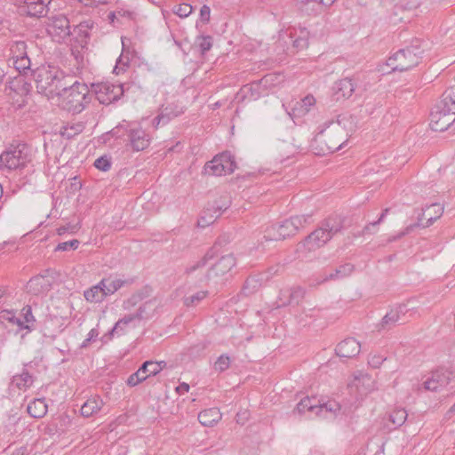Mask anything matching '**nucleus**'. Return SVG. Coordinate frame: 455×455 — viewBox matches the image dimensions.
<instances>
[{"mask_svg":"<svg viewBox=\"0 0 455 455\" xmlns=\"http://www.w3.org/2000/svg\"><path fill=\"white\" fill-rule=\"evenodd\" d=\"M347 116H339L337 122L327 121L318 126V132L315 134V140L318 143H323L321 148L323 155L333 153L344 148L347 142Z\"/></svg>","mask_w":455,"mask_h":455,"instance_id":"obj_1","label":"nucleus"},{"mask_svg":"<svg viewBox=\"0 0 455 455\" xmlns=\"http://www.w3.org/2000/svg\"><path fill=\"white\" fill-rule=\"evenodd\" d=\"M37 92L48 99L60 95L62 91L67 89L68 79L70 76H64V73L55 67H40L33 73Z\"/></svg>","mask_w":455,"mask_h":455,"instance_id":"obj_2","label":"nucleus"},{"mask_svg":"<svg viewBox=\"0 0 455 455\" xmlns=\"http://www.w3.org/2000/svg\"><path fill=\"white\" fill-rule=\"evenodd\" d=\"M455 122V85L448 88L430 113V127L446 131Z\"/></svg>","mask_w":455,"mask_h":455,"instance_id":"obj_3","label":"nucleus"},{"mask_svg":"<svg viewBox=\"0 0 455 455\" xmlns=\"http://www.w3.org/2000/svg\"><path fill=\"white\" fill-rule=\"evenodd\" d=\"M33 160L32 148L25 143L11 144L0 155V168L9 172H20L27 170Z\"/></svg>","mask_w":455,"mask_h":455,"instance_id":"obj_4","label":"nucleus"},{"mask_svg":"<svg viewBox=\"0 0 455 455\" xmlns=\"http://www.w3.org/2000/svg\"><path fill=\"white\" fill-rule=\"evenodd\" d=\"M342 228L343 220L339 216H330L300 243V246L309 251H315L326 244Z\"/></svg>","mask_w":455,"mask_h":455,"instance_id":"obj_5","label":"nucleus"},{"mask_svg":"<svg viewBox=\"0 0 455 455\" xmlns=\"http://www.w3.org/2000/svg\"><path fill=\"white\" fill-rule=\"evenodd\" d=\"M63 108L73 114L81 113L90 103L92 94L89 92L85 84L77 81L69 84L67 82V89L63 90L61 94Z\"/></svg>","mask_w":455,"mask_h":455,"instance_id":"obj_6","label":"nucleus"},{"mask_svg":"<svg viewBox=\"0 0 455 455\" xmlns=\"http://www.w3.org/2000/svg\"><path fill=\"white\" fill-rule=\"evenodd\" d=\"M422 53L423 50H421L419 45L412 44L404 49H401L389 57L384 65L387 68H389L390 70L386 69L383 67L381 68V71L384 73L407 71L419 63L422 58Z\"/></svg>","mask_w":455,"mask_h":455,"instance_id":"obj_7","label":"nucleus"},{"mask_svg":"<svg viewBox=\"0 0 455 455\" xmlns=\"http://www.w3.org/2000/svg\"><path fill=\"white\" fill-rule=\"evenodd\" d=\"M340 409L341 406L339 403L334 400L322 402L316 396H307L300 400L295 411L299 414L307 413L309 418H311L312 415H315L327 419L336 417Z\"/></svg>","mask_w":455,"mask_h":455,"instance_id":"obj_8","label":"nucleus"},{"mask_svg":"<svg viewBox=\"0 0 455 455\" xmlns=\"http://www.w3.org/2000/svg\"><path fill=\"white\" fill-rule=\"evenodd\" d=\"M236 169L234 156L228 152H222L205 164L204 171L205 174L221 176L231 174Z\"/></svg>","mask_w":455,"mask_h":455,"instance_id":"obj_9","label":"nucleus"},{"mask_svg":"<svg viewBox=\"0 0 455 455\" xmlns=\"http://www.w3.org/2000/svg\"><path fill=\"white\" fill-rule=\"evenodd\" d=\"M122 130L127 133L130 145L134 151H142L150 145L151 137L141 127L120 124L112 130V133L114 135H119Z\"/></svg>","mask_w":455,"mask_h":455,"instance_id":"obj_10","label":"nucleus"},{"mask_svg":"<svg viewBox=\"0 0 455 455\" xmlns=\"http://www.w3.org/2000/svg\"><path fill=\"white\" fill-rule=\"evenodd\" d=\"M443 213V206L438 203H434L429 205H427L422 209V212L418 216V222L414 225L408 226L403 232H401L397 238H401L402 236L408 235L411 231L413 230L415 227H423L428 228L433 223L439 219ZM396 237H394L395 240Z\"/></svg>","mask_w":455,"mask_h":455,"instance_id":"obj_11","label":"nucleus"},{"mask_svg":"<svg viewBox=\"0 0 455 455\" xmlns=\"http://www.w3.org/2000/svg\"><path fill=\"white\" fill-rule=\"evenodd\" d=\"M230 199L228 196H220L212 204H208L201 212L197 224L201 228H205L212 224L229 206Z\"/></svg>","mask_w":455,"mask_h":455,"instance_id":"obj_12","label":"nucleus"},{"mask_svg":"<svg viewBox=\"0 0 455 455\" xmlns=\"http://www.w3.org/2000/svg\"><path fill=\"white\" fill-rule=\"evenodd\" d=\"M92 92L100 104L108 105L124 94V84L99 83L92 84Z\"/></svg>","mask_w":455,"mask_h":455,"instance_id":"obj_13","label":"nucleus"},{"mask_svg":"<svg viewBox=\"0 0 455 455\" xmlns=\"http://www.w3.org/2000/svg\"><path fill=\"white\" fill-rule=\"evenodd\" d=\"M70 23L64 14L52 16L47 24V32L53 41L64 42L71 35Z\"/></svg>","mask_w":455,"mask_h":455,"instance_id":"obj_14","label":"nucleus"},{"mask_svg":"<svg viewBox=\"0 0 455 455\" xmlns=\"http://www.w3.org/2000/svg\"><path fill=\"white\" fill-rule=\"evenodd\" d=\"M147 318H148V315L147 314L146 304H143L139 307L135 313L126 315L119 319L108 334L110 336H114L115 334L122 335L124 333L127 326L132 325L136 327L142 320Z\"/></svg>","mask_w":455,"mask_h":455,"instance_id":"obj_15","label":"nucleus"},{"mask_svg":"<svg viewBox=\"0 0 455 455\" xmlns=\"http://www.w3.org/2000/svg\"><path fill=\"white\" fill-rule=\"evenodd\" d=\"M273 75L265 76L261 80L243 85L236 94V98L244 100H257L262 94V86L272 82Z\"/></svg>","mask_w":455,"mask_h":455,"instance_id":"obj_16","label":"nucleus"},{"mask_svg":"<svg viewBox=\"0 0 455 455\" xmlns=\"http://www.w3.org/2000/svg\"><path fill=\"white\" fill-rule=\"evenodd\" d=\"M25 49L26 44L23 41L16 42L11 47L12 64L20 72L29 69L31 64Z\"/></svg>","mask_w":455,"mask_h":455,"instance_id":"obj_17","label":"nucleus"},{"mask_svg":"<svg viewBox=\"0 0 455 455\" xmlns=\"http://www.w3.org/2000/svg\"><path fill=\"white\" fill-rule=\"evenodd\" d=\"M294 234L295 228H293L292 223L291 224L289 219H287L268 228L266 230L264 238L266 240H282Z\"/></svg>","mask_w":455,"mask_h":455,"instance_id":"obj_18","label":"nucleus"},{"mask_svg":"<svg viewBox=\"0 0 455 455\" xmlns=\"http://www.w3.org/2000/svg\"><path fill=\"white\" fill-rule=\"evenodd\" d=\"M235 264L236 260L233 254L224 255L210 268L206 276L208 279L224 276L233 269Z\"/></svg>","mask_w":455,"mask_h":455,"instance_id":"obj_19","label":"nucleus"},{"mask_svg":"<svg viewBox=\"0 0 455 455\" xmlns=\"http://www.w3.org/2000/svg\"><path fill=\"white\" fill-rule=\"evenodd\" d=\"M450 383V374L444 371H433L431 376L423 383L424 388L437 392Z\"/></svg>","mask_w":455,"mask_h":455,"instance_id":"obj_20","label":"nucleus"},{"mask_svg":"<svg viewBox=\"0 0 455 455\" xmlns=\"http://www.w3.org/2000/svg\"><path fill=\"white\" fill-rule=\"evenodd\" d=\"M361 345L354 338H348L338 344L335 352L341 358H353L360 353Z\"/></svg>","mask_w":455,"mask_h":455,"instance_id":"obj_21","label":"nucleus"},{"mask_svg":"<svg viewBox=\"0 0 455 455\" xmlns=\"http://www.w3.org/2000/svg\"><path fill=\"white\" fill-rule=\"evenodd\" d=\"M52 0H25V12L31 17H44L49 11V4Z\"/></svg>","mask_w":455,"mask_h":455,"instance_id":"obj_22","label":"nucleus"},{"mask_svg":"<svg viewBox=\"0 0 455 455\" xmlns=\"http://www.w3.org/2000/svg\"><path fill=\"white\" fill-rule=\"evenodd\" d=\"M52 288L51 280L44 275L32 277L27 284V290L34 295L43 294Z\"/></svg>","mask_w":455,"mask_h":455,"instance_id":"obj_23","label":"nucleus"},{"mask_svg":"<svg viewBox=\"0 0 455 455\" xmlns=\"http://www.w3.org/2000/svg\"><path fill=\"white\" fill-rule=\"evenodd\" d=\"M21 317H15L14 315L9 318V320L16 323L20 330H32V326L36 322V318L32 314V308L29 305H26L21 309Z\"/></svg>","mask_w":455,"mask_h":455,"instance_id":"obj_24","label":"nucleus"},{"mask_svg":"<svg viewBox=\"0 0 455 455\" xmlns=\"http://www.w3.org/2000/svg\"><path fill=\"white\" fill-rule=\"evenodd\" d=\"M107 278H103L100 283L92 287L87 289L84 292V299L89 302L98 303L101 302L106 297L107 294L105 292V283H107Z\"/></svg>","mask_w":455,"mask_h":455,"instance_id":"obj_25","label":"nucleus"},{"mask_svg":"<svg viewBox=\"0 0 455 455\" xmlns=\"http://www.w3.org/2000/svg\"><path fill=\"white\" fill-rule=\"evenodd\" d=\"M355 84L351 78H344L340 79L333 87L334 94L336 95L337 100L339 99H347L349 98L353 92H355Z\"/></svg>","mask_w":455,"mask_h":455,"instance_id":"obj_26","label":"nucleus"},{"mask_svg":"<svg viewBox=\"0 0 455 455\" xmlns=\"http://www.w3.org/2000/svg\"><path fill=\"white\" fill-rule=\"evenodd\" d=\"M316 100L315 97L311 94L305 96L300 101H297L291 108V113L290 114L293 117H301L307 114L311 108L315 104Z\"/></svg>","mask_w":455,"mask_h":455,"instance_id":"obj_27","label":"nucleus"},{"mask_svg":"<svg viewBox=\"0 0 455 455\" xmlns=\"http://www.w3.org/2000/svg\"><path fill=\"white\" fill-rule=\"evenodd\" d=\"M104 405L103 400L100 396H92L89 398L81 407V414L89 418L98 413Z\"/></svg>","mask_w":455,"mask_h":455,"instance_id":"obj_28","label":"nucleus"},{"mask_svg":"<svg viewBox=\"0 0 455 455\" xmlns=\"http://www.w3.org/2000/svg\"><path fill=\"white\" fill-rule=\"evenodd\" d=\"M221 419V413L217 408H210L204 411H202L198 414L199 422L205 427L213 426L215 423L219 422Z\"/></svg>","mask_w":455,"mask_h":455,"instance_id":"obj_29","label":"nucleus"},{"mask_svg":"<svg viewBox=\"0 0 455 455\" xmlns=\"http://www.w3.org/2000/svg\"><path fill=\"white\" fill-rule=\"evenodd\" d=\"M406 306H399L397 309L391 310L390 312L387 313L380 323L381 329H390L392 326H394L397 322L400 320V314H404L406 311Z\"/></svg>","mask_w":455,"mask_h":455,"instance_id":"obj_30","label":"nucleus"},{"mask_svg":"<svg viewBox=\"0 0 455 455\" xmlns=\"http://www.w3.org/2000/svg\"><path fill=\"white\" fill-rule=\"evenodd\" d=\"M354 271V266L350 263H345L337 267L333 272L330 274H324L322 282L329 280H340L352 274Z\"/></svg>","mask_w":455,"mask_h":455,"instance_id":"obj_31","label":"nucleus"},{"mask_svg":"<svg viewBox=\"0 0 455 455\" xmlns=\"http://www.w3.org/2000/svg\"><path fill=\"white\" fill-rule=\"evenodd\" d=\"M162 363L165 364L164 362L146 361L139 368L138 371L145 380L148 377L155 376L159 373L162 370Z\"/></svg>","mask_w":455,"mask_h":455,"instance_id":"obj_32","label":"nucleus"},{"mask_svg":"<svg viewBox=\"0 0 455 455\" xmlns=\"http://www.w3.org/2000/svg\"><path fill=\"white\" fill-rule=\"evenodd\" d=\"M28 412L36 419L44 417L47 413V404L44 399H35L28 405Z\"/></svg>","mask_w":455,"mask_h":455,"instance_id":"obj_33","label":"nucleus"},{"mask_svg":"<svg viewBox=\"0 0 455 455\" xmlns=\"http://www.w3.org/2000/svg\"><path fill=\"white\" fill-rule=\"evenodd\" d=\"M34 382L32 375L28 373L27 370H23L19 375H15L12 378V384L15 385L19 389H27L32 386Z\"/></svg>","mask_w":455,"mask_h":455,"instance_id":"obj_34","label":"nucleus"},{"mask_svg":"<svg viewBox=\"0 0 455 455\" xmlns=\"http://www.w3.org/2000/svg\"><path fill=\"white\" fill-rule=\"evenodd\" d=\"M107 280H108V282L105 283V287H104V289L106 290L105 292H106L107 296L114 294L124 285L131 284L133 282L132 279L123 280V279H118V278H116V279L108 278Z\"/></svg>","mask_w":455,"mask_h":455,"instance_id":"obj_35","label":"nucleus"},{"mask_svg":"<svg viewBox=\"0 0 455 455\" xmlns=\"http://www.w3.org/2000/svg\"><path fill=\"white\" fill-rule=\"evenodd\" d=\"M407 417L408 413L403 408H396L389 414L388 419L394 428H397L404 424Z\"/></svg>","mask_w":455,"mask_h":455,"instance_id":"obj_36","label":"nucleus"},{"mask_svg":"<svg viewBox=\"0 0 455 455\" xmlns=\"http://www.w3.org/2000/svg\"><path fill=\"white\" fill-rule=\"evenodd\" d=\"M160 111L162 112L163 115H164V117L168 123L172 118L177 117L184 113L183 107H180L175 103H172L166 106L165 108H162Z\"/></svg>","mask_w":455,"mask_h":455,"instance_id":"obj_37","label":"nucleus"},{"mask_svg":"<svg viewBox=\"0 0 455 455\" xmlns=\"http://www.w3.org/2000/svg\"><path fill=\"white\" fill-rule=\"evenodd\" d=\"M84 129V125L83 123H76L73 124H68L61 128L60 134L62 137L67 139H71L76 135L81 133Z\"/></svg>","mask_w":455,"mask_h":455,"instance_id":"obj_38","label":"nucleus"},{"mask_svg":"<svg viewBox=\"0 0 455 455\" xmlns=\"http://www.w3.org/2000/svg\"><path fill=\"white\" fill-rule=\"evenodd\" d=\"M207 295H208L207 291H199L194 294L184 297L183 304L188 307H196L202 300H204L207 297Z\"/></svg>","mask_w":455,"mask_h":455,"instance_id":"obj_39","label":"nucleus"},{"mask_svg":"<svg viewBox=\"0 0 455 455\" xmlns=\"http://www.w3.org/2000/svg\"><path fill=\"white\" fill-rule=\"evenodd\" d=\"M122 44H123V52H122L121 55L119 56V58L117 59L116 66L114 68V72L117 75L120 72L124 71L130 63V58L128 56V52H125L124 38H122Z\"/></svg>","mask_w":455,"mask_h":455,"instance_id":"obj_40","label":"nucleus"},{"mask_svg":"<svg viewBox=\"0 0 455 455\" xmlns=\"http://www.w3.org/2000/svg\"><path fill=\"white\" fill-rule=\"evenodd\" d=\"M291 224L292 223L293 228H295V233L301 228H303L306 224H308L312 220L311 214H303V215H296L291 216L289 219Z\"/></svg>","mask_w":455,"mask_h":455,"instance_id":"obj_41","label":"nucleus"},{"mask_svg":"<svg viewBox=\"0 0 455 455\" xmlns=\"http://www.w3.org/2000/svg\"><path fill=\"white\" fill-rule=\"evenodd\" d=\"M212 41L211 36H200L196 37V44L203 55L212 48Z\"/></svg>","mask_w":455,"mask_h":455,"instance_id":"obj_42","label":"nucleus"},{"mask_svg":"<svg viewBox=\"0 0 455 455\" xmlns=\"http://www.w3.org/2000/svg\"><path fill=\"white\" fill-rule=\"evenodd\" d=\"M230 357L223 354L220 355L214 363V370L219 372H223L228 370L230 366Z\"/></svg>","mask_w":455,"mask_h":455,"instance_id":"obj_43","label":"nucleus"},{"mask_svg":"<svg viewBox=\"0 0 455 455\" xmlns=\"http://www.w3.org/2000/svg\"><path fill=\"white\" fill-rule=\"evenodd\" d=\"M213 250H209L201 259H199L195 264L191 265L189 267L187 268V273H192L196 269L204 267L208 260L213 258Z\"/></svg>","mask_w":455,"mask_h":455,"instance_id":"obj_44","label":"nucleus"},{"mask_svg":"<svg viewBox=\"0 0 455 455\" xmlns=\"http://www.w3.org/2000/svg\"><path fill=\"white\" fill-rule=\"evenodd\" d=\"M290 298H291V305H299L305 296V290L301 287L290 288Z\"/></svg>","mask_w":455,"mask_h":455,"instance_id":"obj_45","label":"nucleus"},{"mask_svg":"<svg viewBox=\"0 0 455 455\" xmlns=\"http://www.w3.org/2000/svg\"><path fill=\"white\" fill-rule=\"evenodd\" d=\"M79 244H80V242L77 239H73L70 241L60 243L56 246L55 251H68V250H76Z\"/></svg>","mask_w":455,"mask_h":455,"instance_id":"obj_46","label":"nucleus"},{"mask_svg":"<svg viewBox=\"0 0 455 455\" xmlns=\"http://www.w3.org/2000/svg\"><path fill=\"white\" fill-rule=\"evenodd\" d=\"M94 166L103 172H107L111 167L110 159L107 156L97 158L94 162Z\"/></svg>","mask_w":455,"mask_h":455,"instance_id":"obj_47","label":"nucleus"},{"mask_svg":"<svg viewBox=\"0 0 455 455\" xmlns=\"http://www.w3.org/2000/svg\"><path fill=\"white\" fill-rule=\"evenodd\" d=\"M192 6L188 4H181L175 7L173 12L180 18H186L192 12Z\"/></svg>","mask_w":455,"mask_h":455,"instance_id":"obj_48","label":"nucleus"},{"mask_svg":"<svg viewBox=\"0 0 455 455\" xmlns=\"http://www.w3.org/2000/svg\"><path fill=\"white\" fill-rule=\"evenodd\" d=\"M290 288L283 289L280 291L278 296V307H285L291 305V298L289 296Z\"/></svg>","mask_w":455,"mask_h":455,"instance_id":"obj_49","label":"nucleus"},{"mask_svg":"<svg viewBox=\"0 0 455 455\" xmlns=\"http://www.w3.org/2000/svg\"><path fill=\"white\" fill-rule=\"evenodd\" d=\"M99 334H100L99 330L97 328H92L89 331L87 338L80 345V348H87L92 341L96 340Z\"/></svg>","mask_w":455,"mask_h":455,"instance_id":"obj_50","label":"nucleus"},{"mask_svg":"<svg viewBox=\"0 0 455 455\" xmlns=\"http://www.w3.org/2000/svg\"><path fill=\"white\" fill-rule=\"evenodd\" d=\"M389 209H385L382 213L380 214L379 218L378 219V220L376 221H372L371 223H369L368 225H366L363 230V233H371V228H376L379 223H381L385 217L387 216V212H388Z\"/></svg>","mask_w":455,"mask_h":455,"instance_id":"obj_51","label":"nucleus"},{"mask_svg":"<svg viewBox=\"0 0 455 455\" xmlns=\"http://www.w3.org/2000/svg\"><path fill=\"white\" fill-rule=\"evenodd\" d=\"M143 380H144V379L140 376V374L137 371L136 372H134L129 376L126 383L130 387H135L138 384H140V382H142Z\"/></svg>","mask_w":455,"mask_h":455,"instance_id":"obj_52","label":"nucleus"},{"mask_svg":"<svg viewBox=\"0 0 455 455\" xmlns=\"http://www.w3.org/2000/svg\"><path fill=\"white\" fill-rule=\"evenodd\" d=\"M167 124L168 122L161 111L152 121V125L156 129H157L160 125H165Z\"/></svg>","mask_w":455,"mask_h":455,"instance_id":"obj_53","label":"nucleus"},{"mask_svg":"<svg viewBox=\"0 0 455 455\" xmlns=\"http://www.w3.org/2000/svg\"><path fill=\"white\" fill-rule=\"evenodd\" d=\"M307 44H308V42L303 37V38H300L299 36H298L294 41H293V46L297 49H304V48H307Z\"/></svg>","mask_w":455,"mask_h":455,"instance_id":"obj_54","label":"nucleus"},{"mask_svg":"<svg viewBox=\"0 0 455 455\" xmlns=\"http://www.w3.org/2000/svg\"><path fill=\"white\" fill-rule=\"evenodd\" d=\"M140 299V297L139 295H133L124 302V307L128 309L130 307L134 306Z\"/></svg>","mask_w":455,"mask_h":455,"instance_id":"obj_55","label":"nucleus"},{"mask_svg":"<svg viewBox=\"0 0 455 455\" xmlns=\"http://www.w3.org/2000/svg\"><path fill=\"white\" fill-rule=\"evenodd\" d=\"M210 13H211L210 7L207 5H203L200 10V15H201L202 20L204 21H209Z\"/></svg>","mask_w":455,"mask_h":455,"instance_id":"obj_56","label":"nucleus"},{"mask_svg":"<svg viewBox=\"0 0 455 455\" xmlns=\"http://www.w3.org/2000/svg\"><path fill=\"white\" fill-rule=\"evenodd\" d=\"M384 359L381 356L374 355L371 357V359L369 361V363L374 367L378 368L380 366V364L383 363Z\"/></svg>","mask_w":455,"mask_h":455,"instance_id":"obj_57","label":"nucleus"},{"mask_svg":"<svg viewBox=\"0 0 455 455\" xmlns=\"http://www.w3.org/2000/svg\"><path fill=\"white\" fill-rule=\"evenodd\" d=\"M188 390H189V385L187 383H181L180 386H178L176 387V391L180 395H183V394L188 392Z\"/></svg>","mask_w":455,"mask_h":455,"instance_id":"obj_58","label":"nucleus"},{"mask_svg":"<svg viewBox=\"0 0 455 455\" xmlns=\"http://www.w3.org/2000/svg\"><path fill=\"white\" fill-rule=\"evenodd\" d=\"M258 281L253 278V277H250L248 278L246 281H245V284L243 286V290H246L249 288V286H252V288H256V284H257Z\"/></svg>","mask_w":455,"mask_h":455,"instance_id":"obj_59","label":"nucleus"},{"mask_svg":"<svg viewBox=\"0 0 455 455\" xmlns=\"http://www.w3.org/2000/svg\"><path fill=\"white\" fill-rule=\"evenodd\" d=\"M308 35H309V32L307 30V28H299V34L298 36H299L300 38L304 37L307 41Z\"/></svg>","mask_w":455,"mask_h":455,"instance_id":"obj_60","label":"nucleus"},{"mask_svg":"<svg viewBox=\"0 0 455 455\" xmlns=\"http://www.w3.org/2000/svg\"><path fill=\"white\" fill-rule=\"evenodd\" d=\"M80 3H84L85 5H92L93 4L103 3L104 0H78Z\"/></svg>","mask_w":455,"mask_h":455,"instance_id":"obj_61","label":"nucleus"},{"mask_svg":"<svg viewBox=\"0 0 455 455\" xmlns=\"http://www.w3.org/2000/svg\"><path fill=\"white\" fill-rule=\"evenodd\" d=\"M335 1L336 0H319L317 4L328 7L331 6Z\"/></svg>","mask_w":455,"mask_h":455,"instance_id":"obj_62","label":"nucleus"},{"mask_svg":"<svg viewBox=\"0 0 455 455\" xmlns=\"http://www.w3.org/2000/svg\"><path fill=\"white\" fill-rule=\"evenodd\" d=\"M221 107L220 101H217L212 105V109H216Z\"/></svg>","mask_w":455,"mask_h":455,"instance_id":"obj_63","label":"nucleus"},{"mask_svg":"<svg viewBox=\"0 0 455 455\" xmlns=\"http://www.w3.org/2000/svg\"><path fill=\"white\" fill-rule=\"evenodd\" d=\"M12 455H24V452L20 450L19 451H16L15 452H13Z\"/></svg>","mask_w":455,"mask_h":455,"instance_id":"obj_64","label":"nucleus"}]
</instances>
